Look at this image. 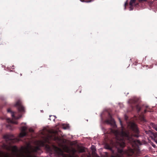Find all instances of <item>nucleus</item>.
<instances>
[{"instance_id":"obj_1","label":"nucleus","mask_w":157,"mask_h":157,"mask_svg":"<svg viewBox=\"0 0 157 157\" xmlns=\"http://www.w3.org/2000/svg\"><path fill=\"white\" fill-rule=\"evenodd\" d=\"M128 126L132 131L135 133L134 135L130 136L128 132H126L122 130L120 132L117 130H114V132L115 134L117 142L120 146L123 148L125 146L126 142L130 143L133 147L137 146L140 145L141 143L138 140L134 139L133 136L138 137L139 136L140 131L137 125L134 122H130Z\"/></svg>"},{"instance_id":"obj_2","label":"nucleus","mask_w":157,"mask_h":157,"mask_svg":"<svg viewBox=\"0 0 157 157\" xmlns=\"http://www.w3.org/2000/svg\"><path fill=\"white\" fill-rule=\"evenodd\" d=\"M105 122L108 124L111 125L113 127L116 125L115 121L109 113H108V118L105 121Z\"/></svg>"},{"instance_id":"obj_3","label":"nucleus","mask_w":157,"mask_h":157,"mask_svg":"<svg viewBox=\"0 0 157 157\" xmlns=\"http://www.w3.org/2000/svg\"><path fill=\"white\" fill-rule=\"evenodd\" d=\"M14 106L17 108L19 111L20 112H25V108L22 105L21 101L20 100H18L15 104Z\"/></svg>"},{"instance_id":"obj_4","label":"nucleus","mask_w":157,"mask_h":157,"mask_svg":"<svg viewBox=\"0 0 157 157\" xmlns=\"http://www.w3.org/2000/svg\"><path fill=\"white\" fill-rule=\"evenodd\" d=\"M6 121L8 123V124L6 125V127L7 128L11 130L13 129V124H18V122L17 121L11 120L10 118H7Z\"/></svg>"},{"instance_id":"obj_5","label":"nucleus","mask_w":157,"mask_h":157,"mask_svg":"<svg viewBox=\"0 0 157 157\" xmlns=\"http://www.w3.org/2000/svg\"><path fill=\"white\" fill-rule=\"evenodd\" d=\"M137 99H130L129 101V103L131 104L132 105L135 104L136 108L138 112H139L140 111L141 109V108L139 105L137 104Z\"/></svg>"},{"instance_id":"obj_6","label":"nucleus","mask_w":157,"mask_h":157,"mask_svg":"<svg viewBox=\"0 0 157 157\" xmlns=\"http://www.w3.org/2000/svg\"><path fill=\"white\" fill-rule=\"evenodd\" d=\"M139 150L137 149L135 150L134 149H130L128 153V155L129 156H135L139 153Z\"/></svg>"},{"instance_id":"obj_7","label":"nucleus","mask_w":157,"mask_h":157,"mask_svg":"<svg viewBox=\"0 0 157 157\" xmlns=\"http://www.w3.org/2000/svg\"><path fill=\"white\" fill-rule=\"evenodd\" d=\"M27 127L25 126H22L21 127V132L20 133L19 137L20 138H22L27 135L26 132Z\"/></svg>"},{"instance_id":"obj_8","label":"nucleus","mask_w":157,"mask_h":157,"mask_svg":"<svg viewBox=\"0 0 157 157\" xmlns=\"http://www.w3.org/2000/svg\"><path fill=\"white\" fill-rule=\"evenodd\" d=\"M7 112L8 113H11V116L13 119L17 120L20 118L22 117L21 115H20L18 117H15L14 115V112L12 111L10 108H9L7 109Z\"/></svg>"},{"instance_id":"obj_9","label":"nucleus","mask_w":157,"mask_h":157,"mask_svg":"<svg viewBox=\"0 0 157 157\" xmlns=\"http://www.w3.org/2000/svg\"><path fill=\"white\" fill-rule=\"evenodd\" d=\"M56 148L57 150V151H58V154L59 155H60L62 157H68L67 155L63 153L61 149L57 147H56Z\"/></svg>"},{"instance_id":"obj_10","label":"nucleus","mask_w":157,"mask_h":157,"mask_svg":"<svg viewBox=\"0 0 157 157\" xmlns=\"http://www.w3.org/2000/svg\"><path fill=\"white\" fill-rule=\"evenodd\" d=\"M145 109H144V113H146L147 112H152L151 109L148 106L146 105L145 106Z\"/></svg>"},{"instance_id":"obj_11","label":"nucleus","mask_w":157,"mask_h":157,"mask_svg":"<svg viewBox=\"0 0 157 157\" xmlns=\"http://www.w3.org/2000/svg\"><path fill=\"white\" fill-rule=\"evenodd\" d=\"M152 138L154 139V141L157 144V132L153 133Z\"/></svg>"},{"instance_id":"obj_12","label":"nucleus","mask_w":157,"mask_h":157,"mask_svg":"<svg viewBox=\"0 0 157 157\" xmlns=\"http://www.w3.org/2000/svg\"><path fill=\"white\" fill-rule=\"evenodd\" d=\"M105 149H109L110 150H112V148L108 144H106L105 145Z\"/></svg>"},{"instance_id":"obj_13","label":"nucleus","mask_w":157,"mask_h":157,"mask_svg":"<svg viewBox=\"0 0 157 157\" xmlns=\"http://www.w3.org/2000/svg\"><path fill=\"white\" fill-rule=\"evenodd\" d=\"M136 0H130L129 5L132 7L133 6V4H135L136 2Z\"/></svg>"},{"instance_id":"obj_14","label":"nucleus","mask_w":157,"mask_h":157,"mask_svg":"<svg viewBox=\"0 0 157 157\" xmlns=\"http://www.w3.org/2000/svg\"><path fill=\"white\" fill-rule=\"evenodd\" d=\"M78 151L80 152H83L85 151L84 148L83 147H79L78 149Z\"/></svg>"},{"instance_id":"obj_15","label":"nucleus","mask_w":157,"mask_h":157,"mask_svg":"<svg viewBox=\"0 0 157 157\" xmlns=\"http://www.w3.org/2000/svg\"><path fill=\"white\" fill-rule=\"evenodd\" d=\"M40 145L42 147H44L45 146V143L44 141H40Z\"/></svg>"},{"instance_id":"obj_16","label":"nucleus","mask_w":157,"mask_h":157,"mask_svg":"<svg viewBox=\"0 0 157 157\" xmlns=\"http://www.w3.org/2000/svg\"><path fill=\"white\" fill-rule=\"evenodd\" d=\"M152 126L153 128L157 131V126L155 125L154 123H152Z\"/></svg>"},{"instance_id":"obj_17","label":"nucleus","mask_w":157,"mask_h":157,"mask_svg":"<svg viewBox=\"0 0 157 157\" xmlns=\"http://www.w3.org/2000/svg\"><path fill=\"white\" fill-rule=\"evenodd\" d=\"M118 153L121 154L123 152V150L122 149H118Z\"/></svg>"},{"instance_id":"obj_18","label":"nucleus","mask_w":157,"mask_h":157,"mask_svg":"<svg viewBox=\"0 0 157 157\" xmlns=\"http://www.w3.org/2000/svg\"><path fill=\"white\" fill-rule=\"evenodd\" d=\"M91 148H92V150L93 151H94L96 150L95 147L94 146L92 145V146Z\"/></svg>"},{"instance_id":"obj_19","label":"nucleus","mask_w":157,"mask_h":157,"mask_svg":"<svg viewBox=\"0 0 157 157\" xmlns=\"http://www.w3.org/2000/svg\"><path fill=\"white\" fill-rule=\"evenodd\" d=\"M128 5V1H126V2L124 3V8H125V9H126V7Z\"/></svg>"},{"instance_id":"obj_20","label":"nucleus","mask_w":157,"mask_h":157,"mask_svg":"<svg viewBox=\"0 0 157 157\" xmlns=\"http://www.w3.org/2000/svg\"><path fill=\"white\" fill-rule=\"evenodd\" d=\"M147 0H138L139 2L140 3H142V2H146Z\"/></svg>"},{"instance_id":"obj_21","label":"nucleus","mask_w":157,"mask_h":157,"mask_svg":"<svg viewBox=\"0 0 157 157\" xmlns=\"http://www.w3.org/2000/svg\"><path fill=\"white\" fill-rule=\"evenodd\" d=\"M92 0H86L85 2H91Z\"/></svg>"},{"instance_id":"obj_22","label":"nucleus","mask_w":157,"mask_h":157,"mask_svg":"<svg viewBox=\"0 0 157 157\" xmlns=\"http://www.w3.org/2000/svg\"><path fill=\"white\" fill-rule=\"evenodd\" d=\"M130 10H132L133 9V6H132V7H131V6H130Z\"/></svg>"},{"instance_id":"obj_23","label":"nucleus","mask_w":157,"mask_h":157,"mask_svg":"<svg viewBox=\"0 0 157 157\" xmlns=\"http://www.w3.org/2000/svg\"><path fill=\"white\" fill-rule=\"evenodd\" d=\"M81 2H85L86 1L85 0H80Z\"/></svg>"},{"instance_id":"obj_24","label":"nucleus","mask_w":157,"mask_h":157,"mask_svg":"<svg viewBox=\"0 0 157 157\" xmlns=\"http://www.w3.org/2000/svg\"><path fill=\"white\" fill-rule=\"evenodd\" d=\"M29 131L30 132H31L33 131V130L32 129H29Z\"/></svg>"},{"instance_id":"obj_25","label":"nucleus","mask_w":157,"mask_h":157,"mask_svg":"<svg viewBox=\"0 0 157 157\" xmlns=\"http://www.w3.org/2000/svg\"><path fill=\"white\" fill-rule=\"evenodd\" d=\"M143 120L144 121H146L145 119L144 118H143Z\"/></svg>"},{"instance_id":"obj_26","label":"nucleus","mask_w":157,"mask_h":157,"mask_svg":"<svg viewBox=\"0 0 157 157\" xmlns=\"http://www.w3.org/2000/svg\"><path fill=\"white\" fill-rule=\"evenodd\" d=\"M119 120H120V123H121V121L120 119H119Z\"/></svg>"},{"instance_id":"obj_27","label":"nucleus","mask_w":157,"mask_h":157,"mask_svg":"<svg viewBox=\"0 0 157 157\" xmlns=\"http://www.w3.org/2000/svg\"><path fill=\"white\" fill-rule=\"evenodd\" d=\"M138 5V3H137L136 4H135V6H136L137 5Z\"/></svg>"},{"instance_id":"obj_28","label":"nucleus","mask_w":157,"mask_h":157,"mask_svg":"<svg viewBox=\"0 0 157 157\" xmlns=\"http://www.w3.org/2000/svg\"><path fill=\"white\" fill-rule=\"evenodd\" d=\"M131 106H132V109H133L134 106L132 105Z\"/></svg>"},{"instance_id":"obj_29","label":"nucleus","mask_w":157,"mask_h":157,"mask_svg":"<svg viewBox=\"0 0 157 157\" xmlns=\"http://www.w3.org/2000/svg\"><path fill=\"white\" fill-rule=\"evenodd\" d=\"M54 117V116H50V117Z\"/></svg>"},{"instance_id":"obj_30","label":"nucleus","mask_w":157,"mask_h":157,"mask_svg":"<svg viewBox=\"0 0 157 157\" xmlns=\"http://www.w3.org/2000/svg\"><path fill=\"white\" fill-rule=\"evenodd\" d=\"M64 129H66L67 128L66 127H64Z\"/></svg>"},{"instance_id":"obj_31","label":"nucleus","mask_w":157,"mask_h":157,"mask_svg":"<svg viewBox=\"0 0 157 157\" xmlns=\"http://www.w3.org/2000/svg\"><path fill=\"white\" fill-rule=\"evenodd\" d=\"M1 105H0V109H1Z\"/></svg>"}]
</instances>
